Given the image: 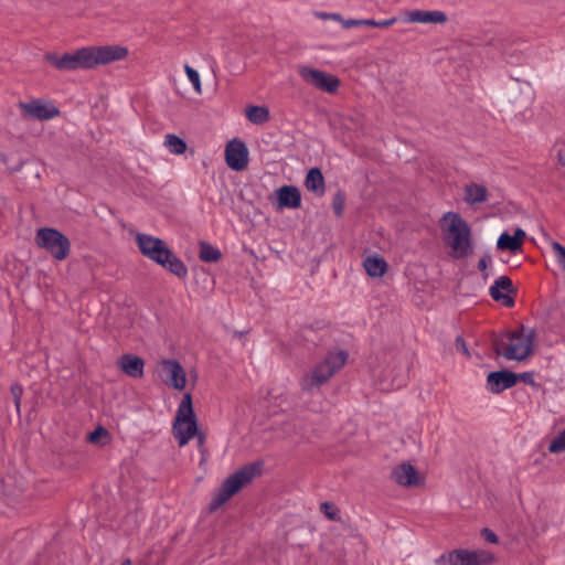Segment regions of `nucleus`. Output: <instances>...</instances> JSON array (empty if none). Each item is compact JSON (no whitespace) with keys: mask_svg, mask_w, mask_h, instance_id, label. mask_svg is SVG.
<instances>
[{"mask_svg":"<svg viewBox=\"0 0 565 565\" xmlns=\"http://www.w3.org/2000/svg\"><path fill=\"white\" fill-rule=\"evenodd\" d=\"M321 512L331 521L340 520V510L332 502H322L320 504Z\"/></svg>","mask_w":565,"mask_h":565,"instance_id":"27","label":"nucleus"},{"mask_svg":"<svg viewBox=\"0 0 565 565\" xmlns=\"http://www.w3.org/2000/svg\"><path fill=\"white\" fill-rule=\"evenodd\" d=\"M199 258L204 263H216L222 258L220 248L207 242H200Z\"/></svg>","mask_w":565,"mask_h":565,"instance_id":"23","label":"nucleus"},{"mask_svg":"<svg viewBox=\"0 0 565 565\" xmlns=\"http://www.w3.org/2000/svg\"><path fill=\"white\" fill-rule=\"evenodd\" d=\"M323 17H330L331 19L339 21L341 24H343L344 19L340 13H331V14H322Z\"/></svg>","mask_w":565,"mask_h":565,"instance_id":"43","label":"nucleus"},{"mask_svg":"<svg viewBox=\"0 0 565 565\" xmlns=\"http://www.w3.org/2000/svg\"><path fill=\"white\" fill-rule=\"evenodd\" d=\"M407 22L417 23H444L447 21V15L443 11H422L414 10L408 13L406 18Z\"/></svg>","mask_w":565,"mask_h":565,"instance_id":"20","label":"nucleus"},{"mask_svg":"<svg viewBox=\"0 0 565 565\" xmlns=\"http://www.w3.org/2000/svg\"><path fill=\"white\" fill-rule=\"evenodd\" d=\"M548 450L552 454H559L565 450V429L551 441Z\"/></svg>","mask_w":565,"mask_h":565,"instance_id":"30","label":"nucleus"},{"mask_svg":"<svg viewBox=\"0 0 565 565\" xmlns=\"http://www.w3.org/2000/svg\"><path fill=\"white\" fill-rule=\"evenodd\" d=\"M172 431L180 447L185 446L198 434V420L190 393L183 395L178 406Z\"/></svg>","mask_w":565,"mask_h":565,"instance_id":"7","label":"nucleus"},{"mask_svg":"<svg viewBox=\"0 0 565 565\" xmlns=\"http://www.w3.org/2000/svg\"><path fill=\"white\" fill-rule=\"evenodd\" d=\"M108 434L107 429L98 426L94 431L89 434V441L96 443L100 436H106Z\"/></svg>","mask_w":565,"mask_h":565,"instance_id":"38","label":"nucleus"},{"mask_svg":"<svg viewBox=\"0 0 565 565\" xmlns=\"http://www.w3.org/2000/svg\"><path fill=\"white\" fill-rule=\"evenodd\" d=\"M366 274L371 277H382L387 269V263L381 256H369L363 262Z\"/></svg>","mask_w":565,"mask_h":565,"instance_id":"21","label":"nucleus"},{"mask_svg":"<svg viewBox=\"0 0 565 565\" xmlns=\"http://www.w3.org/2000/svg\"><path fill=\"white\" fill-rule=\"evenodd\" d=\"M128 54L124 46H84L71 53L58 55L47 52L44 60L61 72H74L78 70H92L100 64H108L122 60Z\"/></svg>","mask_w":565,"mask_h":565,"instance_id":"1","label":"nucleus"},{"mask_svg":"<svg viewBox=\"0 0 565 565\" xmlns=\"http://www.w3.org/2000/svg\"><path fill=\"white\" fill-rule=\"evenodd\" d=\"M117 364L125 374L132 379H140L143 376L145 362L137 355L130 353L122 354Z\"/></svg>","mask_w":565,"mask_h":565,"instance_id":"16","label":"nucleus"},{"mask_svg":"<svg viewBox=\"0 0 565 565\" xmlns=\"http://www.w3.org/2000/svg\"><path fill=\"white\" fill-rule=\"evenodd\" d=\"M348 352L344 350L330 351L326 358L302 376V391L312 393L326 384L347 362Z\"/></svg>","mask_w":565,"mask_h":565,"instance_id":"5","label":"nucleus"},{"mask_svg":"<svg viewBox=\"0 0 565 565\" xmlns=\"http://www.w3.org/2000/svg\"><path fill=\"white\" fill-rule=\"evenodd\" d=\"M305 186L308 191L318 196H322L326 192L324 177L320 168H311L306 175Z\"/></svg>","mask_w":565,"mask_h":565,"instance_id":"19","label":"nucleus"},{"mask_svg":"<svg viewBox=\"0 0 565 565\" xmlns=\"http://www.w3.org/2000/svg\"><path fill=\"white\" fill-rule=\"evenodd\" d=\"M246 117L254 125H263L269 120L270 115L265 106H249L246 109Z\"/></svg>","mask_w":565,"mask_h":565,"instance_id":"24","label":"nucleus"},{"mask_svg":"<svg viewBox=\"0 0 565 565\" xmlns=\"http://www.w3.org/2000/svg\"><path fill=\"white\" fill-rule=\"evenodd\" d=\"M300 76L313 87L330 94L335 93L340 86V81L337 76L319 70L302 67Z\"/></svg>","mask_w":565,"mask_h":565,"instance_id":"10","label":"nucleus"},{"mask_svg":"<svg viewBox=\"0 0 565 565\" xmlns=\"http://www.w3.org/2000/svg\"><path fill=\"white\" fill-rule=\"evenodd\" d=\"M162 369L166 373V384L175 390H183L186 383L185 372L177 360H163Z\"/></svg>","mask_w":565,"mask_h":565,"instance_id":"15","label":"nucleus"},{"mask_svg":"<svg viewBox=\"0 0 565 565\" xmlns=\"http://www.w3.org/2000/svg\"><path fill=\"white\" fill-rule=\"evenodd\" d=\"M396 21L397 19L395 17L379 21L374 19H364V25L384 29L393 25Z\"/></svg>","mask_w":565,"mask_h":565,"instance_id":"32","label":"nucleus"},{"mask_svg":"<svg viewBox=\"0 0 565 565\" xmlns=\"http://www.w3.org/2000/svg\"><path fill=\"white\" fill-rule=\"evenodd\" d=\"M19 108L25 115L40 120H50L60 114L55 105L52 103H43L40 99H32L29 103L20 102Z\"/></svg>","mask_w":565,"mask_h":565,"instance_id":"12","label":"nucleus"},{"mask_svg":"<svg viewBox=\"0 0 565 565\" xmlns=\"http://www.w3.org/2000/svg\"><path fill=\"white\" fill-rule=\"evenodd\" d=\"M515 376H516V383L519 381H521V382L532 385V386L536 385L535 380H534V372H523V373H519V374L515 373Z\"/></svg>","mask_w":565,"mask_h":565,"instance_id":"35","label":"nucleus"},{"mask_svg":"<svg viewBox=\"0 0 565 565\" xmlns=\"http://www.w3.org/2000/svg\"><path fill=\"white\" fill-rule=\"evenodd\" d=\"M392 478L397 484L405 487L417 486L420 482L417 471L408 462H404L394 468Z\"/></svg>","mask_w":565,"mask_h":565,"instance_id":"17","label":"nucleus"},{"mask_svg":"<svg viewBox=\"0 0 565 565\" xmlns=\"http://www.w3.org/2000/svg\"><path fill=\"white\" fill-rule=\"evenodd\" d=\"M131 562L129 558L125 559L120 565H130Z\"/></svg>","mask_w":565,"mask_h":565,"instance_id":"44","label":"nucleus"},{"mask_svg":"<svg viewBox=\"0 0 565 565\" xmlns=\"http://www.w3.org/2000/svg\"><path fill=\"white\" fill-rule=\"evenodd\" d=\"M184 71L189 81L192 83L194 90L200 94L202 89L199 72L188 64L184 65Z\"/></svg>","mask_w":565,"mask_h":565,"instance_id":"28","label":"nucleus"},{"mask_svg":"<svg viewBox=\"0 0 565 565\" xmlns=\"http://www.w3.org/2000/svg\"><path fill=\"white\" fill-rule=\"evenodd\" d=\"M10 391H11V394H12V397H13L15 409H17L18 413H20V409H21V398H22V395H23V386L21 384H19V383H14V384L11 385Z\"/></svg>","mask_w":565,"mask_h":565,"instance_id":"31","label":"nucleus"},{"mask_svg":"<svg viewBox=\"0 0 565 565\" xmlns=\"http://www.w3.org/2000/svg\"><path fill=\"white\" fill-rule=\"evenodd\" d=\"M514 385H516V376L510 370L490 372L486 381V390L492 394H500Z\"/></svg>","mask_w":565,"mask_h":565,"instance_id":"13","label":"nucleus"},{"mask_svg":"<svg viewBox=\"0 0 565 565\" xmlns=\"http://www.w3.org/2000/svg\"><path fill=\"white\" fill-rule=\"evenodd\" d=\"M557 161L561 166L565 167V145L557 149Z\"/></svg>","mask_w":565,"mask_h":565,"instance_id":"41","label":"nucleus"},{"mask_svg":"<svg viewBox=\"0 0 565 565\" xmlns=\"http://www.w3.org/2000/svg\"><path fill=\"white\" fill-rule=\"evenodd\" d=\"M512 280L508 276H500L494 280L493 285L489 288V295L498 302H501L507 308H512L515 303L514 299L510 296L515 294Z\"/></svg>","mask_w":565,"mask_h":565,"instance_id":"14","label":"nucleus"},{"mask_svg":"<svg viewBox=\"0 0 565 565\" xmlns=\"http://www.w3.org/2000/svg\"><path fill=\"white\" fill-rule=\"evenodd\" d=\"M497 248L500 250H509L511 253H516L520 250V243L513 238V235H510L508 232H503L498 241Z\"/></svg>","mask_w":565,"mask_h":565,"instance_id":"26","label":"nucleus"},{"mask_svg":"<svg viewBox=\"0 0 565 565\" xmlns=\"http://www.w3.org/2000/svg\"><path fill=\"white\" fill-rule=\"evenodd\" d=\"M455 347L458 351L462 352L466 356H470L467 343L462 335H458L455 340Z\"/></svg>","mask_w":565,"mask_h":565,"instance_id":"37","label":"nucleus"},{"mask_svg":"<svg viewBox=\"0 0 565 565\" xmlns=\"http://www.w3.org/2000/svg\"><path fill=\"white\" fill-rule=\"evenodd\" d=\"M35 242L38 247L45 249L55 260H64L71 253L68 237L54 227L39 228Z\"/></svg>","mask_w":565,"mask_h":565,"instance_id":"8","label":"nucleus"},{"mask_svg":"<svg viewBox=\"0 0 565 565\" xmlns=\"http://www.w3.org/2000/svg\"><path fill=\"white\" fill-rule=\"evenodd\" d=\"M487 188L477 183H470L465 188V201L469 204L482 203L487 200Z\"/></svg>","mask_w":565,"mask_h":565,"instance_id":"22","label":"nucleus"},{"mask_svg":"<svg viewBox=\"0 0 565 565\" xmlns=\"http://www.w3.org/2000/svg\"><path fill=\"white\" fill-rule=\"evenodd\" d=\"M131 562L129 558L125 559L120 565H130Z\"/></svg>","mask_w":565,"mask_h":565,"instance_id":"45","label":"nucleus"},{"mask_svg":"<svg viewBox=\"0 0 565 565\" xmlns=\"http://www.w3.org/2000/svg\"><path fill=\"white\" fill-rule=\"evenodd\" d=\"M481 534V537L488 542V543H491V544H497L499 542V537L498 535L490 529L488 527H483L480 532Z\"/></svg>","mask_w":565,"mask_h":565,"instance_id":"36","label":"nucleus"},{"mask_svg":"<svg viewBox=\"0 0 565 565\" xmlns=\"http://www.w3.org/2000/svg\"><path fill=\"white\" fill-rule=\"evenodd\" d=\"M263 470V461H255L243 466L227 477L209 503L210 512L220 509L231 497L248 484Z\"/></svg>","mask_w":565,"mask_h":565,"instance_id":"4","label":"nucleus"},{"mask_svg":"<svg viewBox=\"0 0 565 565\" xmlns=\"http://www.w3.org/2000/svg\"><path fill=\"white\" fill-rule=\"evenodd\" d=\"M487 44L490 46L495 47L497 50L501 51L503 49V44L500 40L494 39L493 36L489 38L487 40Z\"/></svg>","mask_w":565,"mask_h":565,"instance_id":"42","label":"nucleus"},{"mask_svg":"<svg viewBox=\"0 0 565 565\" xmlns=\"http://www.w3.org/2000/svg\"><path fill=\"white\" fill-rule=\"evenodd\" d=\"M524 237H525V232L521 227H518L514 231L513 238L516 239V242L520 243V248L522 247V243H523Z\"/></svg>","mask_w":565,"mask_h":565,"instance_id":"40","label":"nucleus"},{"mask_svg":"<svg viewBox=\"0 0 565 565\" xmlns=\"http://www.w3.org/2000/svg\"><path fill=\"white\" fill-rule=\"evenodd\" d=\"M492 264V257L489 253H486L478 262V269L483 271V278H488L486 269Z\"/></svg>","mask_w":565,"mask_h":565,"instance_id":"34","label":"nucleus"},{"mask_svg":"<svg viewBox=\"0 0 565 565\" xmlns=\"http://www.w3.org/2000/svg\"><path fill=\"white\" fill-rule=\"evenodd\" d=\"M345 205V194L338 191L332 199V209L337 216H342Z\"/></svg>","mask_w":565,"mask_h":565,"instance_id":"29","label":"nucleus"},{"mask_svg":"<svg viewBox=\"0 0 565 565\" xmlns=\"http://www.w3.org/2000/svg\"><path fill=\"white\" fill-rule=\"evenodd\" d=\"M494 561L492 553L483 550H454L439 556L436 565H490Z\"/></svg>","mask_w":565,"mask_h":565,"instance_id":"9","label":"nucleus"},{"mask_svg":"<svg viewBox=\"0 0 565 565\" xmlns=\"http://www.w3.org/2000/svg\"><path fill=\"white\" fill-rule=\"evenodd\" d=\"M279 207L298 209L301 205V194L294 185H284L278 189Z\"/></svg>","mask_w":565,"mask_h":565,"instance_id":"18","label":"nucleus"},{"mask_svg":"<svg viewBox=\"0 0 565 565\" xmlns=\"http://www.w3.org/2000/svg\"><path fill=\"white\" fill-rule=\"evenodd\" d=\"M444 221H449L444 241L451 247L456 257H467L472 253L471 228L466 220L456 212H447Z\"/></svg>","mask_w":565,"mask_h":565,"instance_id":"6","label":"nucleus"},{"mask_svg":"<svg viewBox=\"0 0 565 565\" xmlns=\"http://www.w3.org/2000/svg\"><path fill=\"white\" fill-rule=\"evenodd\" d=\"M164 146L173 154H182L186 150L185 141L174 134H168L166 136Z\"/></svg>","mask_w":565,"mask_h":565,"instance_id":"25","label":"nucleus"},{"mask_svg":"<svg viewBox=\"0 0 565 565\" xmlns=\"http://www.w3.org/2000/svg\"><path fill=\"white\" fill-rule=\"evenodd\" d=\"M136 244L143 256L160 265L172 275L181 279L188 276L185 264L163 239L149 234L138 233L136 235Z\"/></svg>","mask_w":565,"mask_h":565,"instance_id":"2","label":"nucleus"},{"mask_svg":"<svg viewBox=\"0 0 565 565\" xmlns=\"http://www.w3.org/2000/svg\"><path fill=\"white\" fill-rule=\"evenodd\" d=\"M343 28L344 29H351L354 26H362L364 25V19H348L343 21Z\"/></svg>","mask_w":565,"mask_h":565,"instance_id":"39","label":"nucleus"},{"mask_svg":"<svg viewBox=\"0 0 565 565\" xmlns=\"http://www.w3.org/2000/svg\"><path fill=\"white\" fill-rule=\"evenodd\" d=\"M552 248L556 254L558 265L565 271V247L558 242H553Z\"/></svg>","mask_w":565,"mask_h":565,"instance_id":"33","label":"nucleus"},{"mask_svg":"<svg viewBox=\"0 0 565 565\" xmlns=\"http://www.w3.org/2000/svg\"><path fill=\"white\" fill-rule=\"evenodd\" d=\"M248 154V148L241 139L234 138L226 145L225 161L228 168L234 171H242L247 167Z\"/></svg>","mask_w":565,"mask_h":565,"instance_id":"11","label":"nucleus"},{"mask_svg":"<svg viewBox=\"0 0 565 565\" xmlns=\"http://www.w3.org/2000/svg\"><path fill=\"white\" fill-rule=\"evenodd\" d=\"M535 330L521 326L515 331L505 332L493 340L492 347L498 355L511 361L527 359L534 349Z\"/></svg>","mask_w":565,"mask_h":565,"instance_id":"3","label":"nucleus"}]
</instances>
